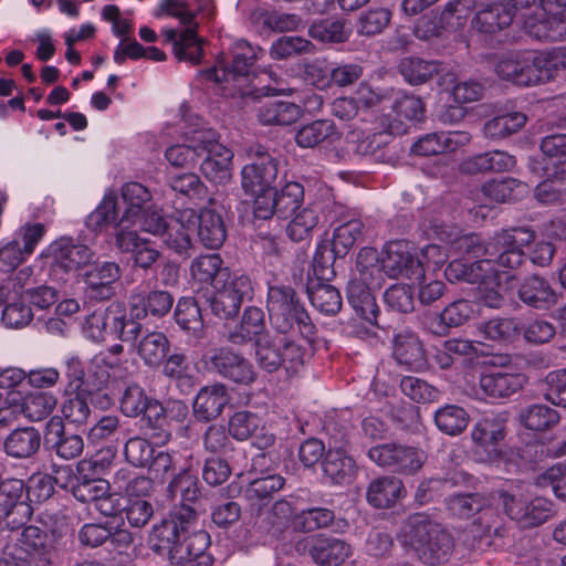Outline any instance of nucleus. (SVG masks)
Wrapping results in <instances>:
<instances>
[{
  "mask_svg": "<svg viewBox=\"0 0 566 566\" xmlns=\"http://www.w3.org/2000/svg\"><path fill=\"white\" fill-rule=\"evenodd\" d=\"M535 240V232L530 228L516 227L494 233L484 245L476 235H468L459 240V249L472 254L479 260L468 262L453 260L446 269V277L450 282L478 283L480 279L490 275L493 266L503 270H514L525 260L524 247Z\"/></svg>",
  "mask_w": 566,
  "mask_h": 566,
  "instance_id": "1",
  "label": "nucleus"
},
{
  "mask_svg": "<svg viewBox=\"0 0 566 566\" xmlns=\"http://www.w3.org/2000/svg\"><path fill=\"white\" fill-rule=\"evenodd\" d=\"M200 1L198 8L191 10L185 0H161L154 12L156 18L167 15L179 21L180 30L166 28L161 34L165 42L171 44L176 59L192 65L200 64L203 57L205 40L198 35L199 22L196 19L205 10L207 0Z\"/></svg>",
  "mask_w": 566,
  "mask_h": 566,
  "instance_id": "2",
  "label": "nucleus"
},
{
  "mask_svg": "<svg viewBox=\"0 0 566 566\" xmlns=\"http://www.w3.org/2000/svg\"><path fill=\"white\" fill-rule=\"evenodd\" d=\"M399 541L407 552L428 565L448 560L454 547L451 534L440 523L422 514L406 520Z\"/></svg>",
  "mask_w": 566,
  "mask_h": 566,
  "instance_id": "3",
  "label": "nucleus"
},
{
  "mask_svg": "<svg viewBox=\"0 0 566 566\" xmlns=\"http://www.w3.org/2000/svg\"><path fill=\"white\" fill-rule=\"evenodd\" d=\"M122 201L114 193L104 196L101 203L88 216L87 226L93 231H99L108 223L117 222L136 223L147 208L145 206L150 201L149 190L139 182H127L122 187Z\"/></svg>",
  "mask_w": 566,
  "mask_h": 566,
  "instance_id": "4",
  "label": "nucleus"
},
{
  "mask_svg": "<svg viewBox=\"0 0 566 566\" xmlns=\"http://www.w3.org/2000/svg\"><path fill=\"white\" fill-rule=\"evenodd\" d=\"M0 566H56L51 536L33 525L12 532L3 547Z\"/></svg>",
  "mask_w": 566,
  "mask_h": 566,
  "instance_id": "5",
  "label": "nucleus"
},
{
  "mask_svg": "<svg viewBox=\"0 0 566 566\" xmlns=\"http://www.w3.org/2000/svg\"><path fill=\"white\" fill-rule=\"evenodd\" d=\"M448 511L459 518H469L476 513L480 516L472 524L471 533L480 543L491 545V538L502 537L505 528L500 515L491 507L486 496L480 493L454 494L446 500Z\"/></svg>",
  "mask_w": 566,
  "mask_h": 566,
  "instance_id": "6",
  "label": "nucleus"
},
{
  "mask_svg": "<svg viewBox=\"0 0 566 566\" xmlns=\"http://www.w3.org/2000/svg\"><path fill=\"white\" fill-rule=\"evenodd\" d=\"M195 522L196 512L190 505H180L175 509L169 518L153 526L149 534L151 549L157 553H166L172 563L181 562L184 554L180 543Z\"/></svg>",
  "mask_w": 566,
  "mask_h": 566,
  "instance_id": "7",
  "label": "nucleus"
},
{
  "mask_svg": "<svg viewBox=\"0 0 566 566\" xmlns=\"http://www.w3.org/2000/svg\"><path fill=\"white\" fill-rule=\"evenodd\" d=\"M499 499L505 514L523 528L537 527L554 516V504L546 497H525L518 485L499 491Z\"/></svg>",
  "mask_w": 566,
  "mask_h": 566,
  "instance_id": "8",
  "label": "nucleus"
},
{
  "mask_svg": "<svg viewBox=\"0 0 566 566\" xmlns=\"http://www.w3.org/2000/svg\"><path fill=\"white\" fill-rule=\"evenodd\" d=\"M504 81L531 86L548 78V55L545 52H513L503 55L495 66Z\"/></svg>",
  "mask_w": 566,
  "mask_h": 566,
  "instance_id": "9",
  "label": "nucleus"
},
{
  "mask_svg": "<svg viewBox=\"0 0 566 566\" xmlns=\"http://www.w3.org/2000/svg\"><path fill=\"white\" fill-rule=\"evenodd\" d=\"M530 36L541 41L566 39V0H541V8L523 22Z\"/></svg>",
  "mask_w": 566,
  "mask_h": 566,
  "instance_id": "10",
  "label": "nucleus"
},
{
  "mask_svg": "<svg viewBox=\"0 0 566 566\" xmlns=\"http://www.w3.org/2000/svg\"><path fill=\"white\" fill-rule=\"evenodd\" d=\"M192 140L203 145L202 155L207 154L200 166L203 176L216 184L227 182L231 178L232 150L218 142L212 129L201 128Z\"/></svg>",
  "mask_w": 566,
  "mask_h": 566,
  "instance_id": "11",
  "label": "nucleus"
},
{
  "mask_svg": "<svg viewBox=\"0 0 566 566\" xmlns=\"http://www.w3.org/2000/svg\"><path fill=\"white\" fill-rule=\"evenodd\" d=\"M475 0H457L448 3L441 14H424L413 28L415 35L420 40H430L441 34L443 29H458L464 25L468 13L475 8Z\"/></svg>",
  "mask_w": 566,
  "mask_h": 566,
  "instance_id": "12",
  "label": "nucleus"
},
{
  "mask_svg": "<svg viewBox=\"0 0 566 566\" xmlns=\"http://www.w3.org/2000/svg\"><path fill=\"white\" fill-rule=\"evenodd\" d=\"M368 457L377 465L403 474L415 473L426 460L423 451L396 442L370 448Z\"/></svg>",
  "mask_w": 566,
  "mask_h": 566,
  "instance_id": "13",
  "label": "nucleus"
},
{
  "mask_svg": "<svg viewBox=\"0 0 566 566\" xmlns=\"http://www.w3.org/2000/svg\"><path fill=\"white\" fill-rule=\"evenodd\" d=\"M295 551L308 554L321 566H339L350 555L352 547L345 541L325 534L305 536L295 543Z\"/></svg>",
  "mask_w": 566,
  "mask_h": 566,
  "instance_id": "14",
  "label": "nucleus"
},
{
  "mask_svg": "<svg viewBox=\"0 0 566 566\" xmlns=\"http://www.w3.org/2000/svg\"><path fill=\"white\" fill-rule=\"evenodd\" d=\"M382 271L392 279L406 276L423 279V261L416 258L412 247L406 241H390L385 244L380 258Z\"/></svg>",
  "mask_w": 566,
  "mask_h": 566,
  "instance_id": "15",
  "label": "nucleus"
},
{
  "mask_svg": "<svg viewBox=\"0 0 566 566\" xmlns=\"http://www.w3.org/2000/svg\"><path fill=\"white\" fill-rule=\"evenodd\" d=\"M206 365L210 370L239 385H250L256 379L253 365L242 354L229 347L212 349L206 356Z\"/></svg>",
  "mask_w": 566,
  "mask_h": 566,
  "instance_id": "16",
  "label": "nucleus"
},
{
  "mask_svg": "<svg viewBox=\"0 0 566 566\" xmlns=\"http://www.w3.org/2000/svg\"><path fill=\"white\" fill-rule=\"evenodd\" d=\"M45 255L51 259L53 268L70 273L86 266L93 260L94 252L73 238L62 237L48 247Z\"/></svg>",
  "mask_w": 566,
  "mask_h": 566,
  "instance_id": "17",
  "label": "nucleus"
},
{
  "mask_svg": "<svg viewBox=\"0 0 566 566\" xmlns=\"http://www.w3.org/2000/svg\"><path fill=\"white\" fill-rule=\"evenodd\" d=\"M277 163L273 156L262 147L255 150V158L241 170V185L247 193L270 191L277 177Z\"/></svg>",
  "mask_w": 566,
  "mask_h": 566,
  "instance_id": "18",
  "label": "nucleus"
},
{
  "mask_svg": "<svg viewBox=\"0 0 566 566\" xmlns=\"http://www.w3.org/2000/svg\"><path fill=\"white\" fill-rule=\"evenodd\" d=\"M474 453L481 461H493L501 454L500 442L505 437L503 422L495 417L480 419L471 431Z\"/></svg>",
  "mask_w": 566,
  "mask_h": 566,
  "instance_id": "19",
  "label": "nucleus"
},
{
  "mask_svg": "<svg viewBox=\"0 0 566 566\" xmlns=\"http://www.w3.org/2000/svg\"><path fill=\"white\" fill-rule=\"evenodd\" d=\"M44 443L55 454L64 460L80 457L84 449V441L80 434L67 433L61 417H52L45 427Z\"/></svg>",
  "mask_w": 566,
  "mask_h": 566,
  "instance_id": "20",
  "label": "nucleus"
},
{
  "mask_svg": "<svg viewBox=\"0 0 566 566\" xmlns=\"http://www.w3.org/2000/svg\"><path fill=\"white\" fill-rule=\"evenodd\" d=\"M392 357L409 370L419 371L426 367V349L419 336L410 331L397 332L392 338Z\"/></svg>",
  "mask_w": 566,
  "mask_h": 566,
  "instance_id": "21",
  "label": "nucleus"
},
{
  "mask_svg": "<svg viewBox=\"0 0 566 566\" xmlns=\"http://www.w3.org/2000/svg\"><path fill=\"white\" fill-rule=\"evenodd\" d=\"M128 360L124 363L112 355H95L87 367L86 387L90 390H103L107 388L111 378H125L132 375Z\"/></svg>",
  "mask_w": 566,
  "mask_h": 566,
  "instance_id": "22",
  "label": "nucleus"
},
{
  "mask_svg": "<svg viewBox=\"0 0 566 566\" xmlns=\"http://www.w3.org/2000/svg\"><path fill=\"white\" fill-rule=\"evenodd\" d=\"M526 384L524 374L509 371L506 369H485L479 378V387L482 392L491 398H506L518 390Z\"/></svg>",
  "mask_w": 566,
  "mask_h": 566,
  "instance_id": "23",
  "label": "nucleus"
},
{
  "mask_svg": "<svg viewBox=\"0 0 566 566\" xmlns=\"http://www.w3.org/2000/svg\"><path fill=\"white\" fill-rule=\"evenodd\" d=\"M197 226V212L186 209L178 217H170V221L161 234V240L167 248L178 254H188L191 249V232Z\"/></svg>",
  "mask_w": 566,
  "mask_h": 566,
  "instance_id": "24",
  "label": "nucleus"
},
{
  "mask_svg": "<svg viewBox=\"0 0 566 566\" xmlns=\"http://www.w3.org/2000/svg\"><path fill=\"white\" fill-rule=\"evenodd\" d=\"M231 65L214 66L202 72V75L214 82H228L230 77L245 76L258 60L256 50L245 40H238L233 45Z\"/></svg>",
  "mask_w": 566,
  "mask_h": 566,
  "instance_id": "25",
  "label": "nucleus"
},
{
  "mask_svg": "<svg viewBox=\"0 0 566 566\" xmlns=\"http://www.w3.org/2000/svg\"><path fill=\"white\" fill-rule=\"evenodd\" d=\"M172 304V295L161 290L148 293L135 291L130 294L128 301L130 316L137 319H143L148 314L163 317L171 310Z\"/></svg>",
  "mask_w": 566,
  "mask_h": 566,
  "instance_id": "26",
  "label": "nucleus"
},
{
  "mask_svg": "<svg viewBox=\"0 0 566 566\" xmlns=\"http://www.w3.org/2000/svg\"><path fill=\"white\" fill-rule=\"evenodd\" d=\"M471 136L467 132L430 133L420 137L411 147V151L419 156H433L454 151L467 145Z\"/></svg>",
  "mask_w": 566,
  "mask_h": 566,
  "instance_id": "27",
  "label": "nucleus"
},
{
  "mask_svg": "<svg viewBox=\"0 0 566 566\" xmlns=\"http://www.w3.org/2000/svg\"><path fill=\"white\" fill-rule=\"evenodd\" d=\"M357 471L355 460L347 455L343 446L335 441L329 442V450L323 461L324 476L333 484H349Z\"/></svg>",
  "mask_w": 566,
  "mask_h": 566,
  "instance_id": "28",
  "label": "nucleus"
},
{
  "mask_svg": "<svg viewBox=\"0 0 566 566\" xmlns=\"http://www.w3.org/2000/svg\"><path fill=\"white\" fill-rule=\"evenodd\" d=\"M270 324L273 329L282 335L294 336L300 334L305 338H310L315 333V325L313 324L304 304L292 306L283 311L280 316H269Z\"/></svg>",
  "mask_w": 566,
  "mask_h": 566,
  "instance_id": "29",
  "label": "nucleus"
},
{
  "mask_svg": "<svg viewBox=\"0 0 566 566\" xmlns=\"http://www.w3.org/2000/svg\"><path fill=\"white\" fill-rule=\"evenodd\" d=\"M120 277L119 265L104 262L85 274L86 294L94 300H108L114 295V283Z\"/></svg>",
  "mask_w": 566,
  "mask_h": 566,
  "instance_id": "30",
  "label": "nucleus"
},
{
  "mask_svg": "<svg viewBox=\"0 0 566 566\" xmlns=\"http://www.w3.org/2000/svg\"><path fill=\"white\" fill-rule=\"evenodd\" d=\"M230 396L223 384L202 387L193 401V412L198 419L209 421L217 418L229 403Z\"/></svg>",
  "mask_w": 566,
  "mask_h": 566,
  "instance_id": "31",
  "label": "nucleus"
},
{
  "mask_svg": "<svg viewBox=\"0 0 566 566\" xmlns=\"http://www.w3.org/2000/svg\"><path fill=\"white\" fill-rule=\"evenodd\" d=\"M541 150L545 156L542 167L544 176L556 180L566 177V135H549L542 139Z\"/></svg>",
  "mask_w": 566,
  "mask_h": 566,
  "instance_id": "32",
  "label": "nucleus"
},
{
  "mask_svg": "<svg viewBox=\"0 0 566 566\" xmlns=\"http://www.w3.org/2000/svg\"><path fill=\"white\" fill-rule=\"evenodd\" d=\"M514 19V12L504 3H492L479 10L471 21L472 29L483 34H495L507 28Z\"/></svg>",
  "mask_w": 566,
  "mask_h": 566,
  "instance_id": "33",
  "label": "nucleus"
},
{
  "mask_svg": "<svg viewBox=\"0 0 566 566\" xmlns=\"http://www.w3.org/2000/svg\"><path fill=\"white\" fill-rule=\"evenodd\" d=\"M518 297L537 310H547L557 303L556 292L545 279L539 276L525 279L518 289Z\"/></svg>",
  "mask_w": 566,
  "mask_h": 566,
  "instance_id": "34",
  "label": "nucleus"
},
{
  "mask_svg": "<svg viewBox=\"0 0 566 566\" xmlns=\"http://www.w3.org/2000/svg\"><path fill=\"white\" fill-rule=\"evenodd\" d=\"M41 434L32 427L18 428L4 440L6 453L15 459H27L38 452Z\"/></svg>",
  "mask_w": 566,
  "mask_h": 566,
  "instance_id": "35",
  "label": "nucleus"
},
{
  "mask_svg": "<svg viewBox=\"0 0 566 566\" xmlns=\"http://www.w3.org/2000/svg\"><path fill=\"white\" fill-rule=\"evenodd\" d=\"M307 294L313 307L326 316H334L342 310L340 292L326 282L311 281L307 285Z\"/></svg>",
  "mask_w": 566,
  "mask_h": 566,
  "instance_id": "36",
  "label": "nucleus"
},
{
  "mask_svg": "<svg viewBox=\"0 0 566 566\" xmlns=\"http://www.w3.org/2000/svg\"><path fill=\"white\" fill-rule=\"evenodd\" d=\"M302 114L301 106L286 101L266 102L258 111V117L264 125H292L301 118Z\"/></svg>",
  "mask_w": 566,
  "mask_h": 566,
  "instance_id": "37",
  "label": "nucleus"
},
{
  "mask_svg": "<svg viewBox=\"0 0 566 566\" xmlns=\"http://www.w3.org/2000/svg\"><path fill=\"white\" fill-rule=\"evenodd\" d=\"M112 485L117 494L137 499L149 495L154 488L150 478L139 475L129 468L117 470L112 478Z\"/></svg>",
  "mask_w": 566,
  "mask_h": 566,
  "instance_id": "38",
  "label": "nucleus"
},
{
  "mask_svg": "<svg viewBox=\"0 0 566 566\" xmlns=\"http://www.w3.org/2000/svg\"><path fill=\"white\" fill-rule=\"evenodd\" d=\"M198 238L208 249H219L227 237L226 227L220 214L211 209H202L197 214Z\"/></svg>",
  "mask_w": 566,
  "mask_h": 566,
  "instance_id": "39",
  "label": "nucleus"
},
{
  "mask_svg": "<svg viewBox=\"0 0 566 566\" xmlns=\"http://www.w3.org/2000/svg\"><path fill=\"white\" fill-rule=\"evenodd\" d=\"M170 343L163 332L151 331L142 336L136 350L140 359L148 367H158L164 363Z\"/></svg>",
  "mask_w": 566,
  "mask_h": 566,
  "instance_id": "40",
  "label": "nucleus"
},
{
  "mask_svg": "<svg viewBox=\"0 0 566 566\" xmlns=\"http://www.w3.org/2000/svg\"><path fill=\"white\" fill-rule=\"evenodd\" d=\"M403 492L402 482L394 476H384L374 480L367 490V501L375 507L386 509L392 506Z\"/></svg>",
  "mask_w": 566,
  "mask_h": 566,
  "instance_id": "41",
  "label": "nucleus"
},
{
  "mask_svg": "<svg viewBox=\"0 0 566 566\" xmlns=\"http://www.w3.org/2000/svg\"><path fill=\"white\" fill-rule=\"evenodd\" d=\"M347 298L353 310L370 324L376 323L378 306L369 287L360 280H352L347 287Z\"/></svg>",
  "mask_w": 566,
  "mask_h": 566,
  "instance_id": "42",
  "label": "nucleus"
},
{
  "mask_svg": "<svg viewBox=\"0 0 566 566\" xmlns=\"http://www.w3.org/2000/svg\"><path fill=\"white\" fill-rule=\"evenodd\" d=\"M282 337L265 334L255 342L256 363L266 373H274L282 367Z\"/></svg>",
  "mask_w": 566,
  "mask_h": 566,
  "instance_id": "43",
  "label": "nucleus"
},
{
  "mask_svg": "<svg viewBox=\"0 0 566 566\" xmlns=\"http://www.w3.org/2000/svg\"><path fill=\"white\" fill-rule=\"evenodd\" d=\"M482 193L496 202L517 200L527 192V185L512 177L493 179L485 182Z\"/></svg>",
  "mask_w": 566,
  "mask_h": 566,
  "instance_id": "44",
  "label": "nucleus"
},
{
  "mask_svg": "<svg viewBox=\"0 0 566 566\" xmlns=\"http://www.w3.org/2000/svg\"><path fill=\"white\" fill-rule=\"evenodd\" d=\"M174 316L181 329L197 337H201L203 319L197 300L192 297H181L177 303Z\"/></svg>",
  "mask_w": 566,
  "mask_h": 566,
  "instance_id": "45",
  "label": "nucleus"
},
{
  "mask_svg": "<svg viewBox=\"0 0 566 566\" xmlns=\"http://www.w3.org/2000/svg\"><path fill=\"white\" fill-rule=\"evenodd\" d=\"M291 217L292 219L286 227V234L295 242L310 239L319 222V213L315 207H303L292 213Z\"/></svg>",
  "mask_w": 566,
  "mask_h": 566,
  "instance_id": "46",
  "label": "nucleus"
},
{
  "mask_svg": "<svg viewBox=\"0 0 566 566\" xmlns=\"http://www.w3.org/2000/svg\"><path fill=\"white\" fill-rule=\"evenodd\" d=\"M168 496L171 500L179 497L181 505L192 503L200 496L199 481L189 468L181 469L180 472L174 476L167 488Z\"/></svg>",
  "mask_w": 566,
  "mask_h": 566,
  "instance_id": "47",
  "label": "nucleus"
},
{
  "mask_svg": "<svg viewBox=\"0 0 566 566\" xmlns=\"http://www.w3.org/2000/svg\"><path fill=\"white\" fill-rule=\"evenodd\" d=\"M80 542L90 547L103 545L107 539L113 538L126 545L133 541L132 535L125 531L113 532L107 524L87 523L78 532Z\"/></svg>",
  "mask_w": 566,
  "mask_h": 566,
  "instance_id": "48",
  "label": "nucleus"
},
{
  "mask_svg": "<svg viewBox=\"0 0 566 566\" xmlns=\"http://www.w3.org/2000/svg\"><path fill=\"white\" fill-rule=\"evenodd\" d=\"M399 70L409 84L421 85L440 72V63L420 57H406L400 62Z\"/></svg>",
  "mask_w": 566,
  "mask_h": 566,
  "instance_id": "49",
  "label": "nucleus"
},
{
  "mask_svg": "<svg viewBox=\"0 0 566 566\" xmlns=\"http://www.w3.org/2000/svg\"><path fill=\"white\" fill-rule=\"evenodd\" d=\"M200 129H195L185 135V144H177L168 147L165 157L171 166L188 167L197 161L202 155L203 145H196L192 138Z\"/></svg>",
  "mask_w": 566,
  "mask_h": 566,
  "instance_id": "50",
  "label": "nucleus"
},
{
  "mask_svg": "<svg viewBox=\"0 0 566 566\" xmlns=\"http://www.w3.org/2000/svg\"><path fill=\"white\" fill-rule=\"evenodd\" d=\"M223 268V261L219 254H206L197 256L190 264L191 277L199 283H209L214 285L217 279L222 276V272H228Z\"/></svg>",
  "mask_w": 566,
  "mask_h": 566,
  "instance_id": "51",
  "label": "nucleus"
},
{
  "mask_svg": "<svg viewBox=\"0 0 566 566\" xmlns=\"http://www.w3.org/2000/svg\"><path fill=\"white\" fill-rule=\"evenodd\" d=\"M213 289H219L229 296L235 297L240 305L244 300L250 298L253 292L252 282L248 275L230 271L222 272V276L217 279Z\"/></svg>",
  "mask_w": 566,
  "mask_h": 566,
  "instance_id": "52",
  "label": "nucleus"
},
{
  "mask_svg": "<svg viewBox=\"0 0 566 566\" xmlns=\"http://www.w3.org/2000/svg\"><path fill=\"white\" fill-rule=\"evenodd\" d=\"M559 420L557 411L545 405H533L520 413L521 423L534 431H544L555 426Z\"/></svg>",
  "mask_w": 566,
  "mask_h": 566,
  "instance_id": "53",
  "label": "nucleus"
},
{
  "mask_svg": "<svg viewBox=\"0 0 566 566\" xmlns=\"http://www.w3.org/2000/svg\"><path fill=\"white\" fill-rule=\"evenodd\" d=\"M526 123V116L520 112L506 113L488 120L484 134L491 139H500L520 130Z\"/></svg>",
  "mask_w": 566,
  "mask_h": 566,
  "instance_id": "54",
  "label": "nucleus"
},
{
  "mask_svg": "<svg viewBox=\"0 0 566 566\" xmlns=\"http://www.w3.org/2000/svg\"><path fill=\"white\" fill-rule=\"evenodd\" d=\"M335 134V125L329 119H316L302 126L295 134L300 147L313 148Z\"/></svg>",
  "mask_w": 566,
  "mask_h": 566,
  "instance_id": "55",
  "label": "nucleus"
},
{
  "mask_svg": "<svg viewBox=\"0 0 566 566\" xmlns=\"http://www.w3.org/2000/svg\"><path fill=\"white\" fill-rule=\"evenodd\" d=\"M434 422L440 431L455 436L467 428L469 416L463 408L449 405L436 411Z\"/></svg>",
  "mask_w": 566,
  "mask_h": 566,
  "instance_id": "56",
  "label": "nucleus"
},
{
  "mask_svg": "<svg viewBox=\"0 0 566 566\" xmlns=\"http://www.w3.org/2000/svg\"><path fill=\"white\" fill-rule=\"evenodd\" d=\"M476 332L485 340L510 342L517 333V323L513 318H492L476 325Z\"/></svg>",
  "mask_w": 566,
  "mask_h": 566,
  "instance_id": "57",
  "label": "nucleus"
},
{
  "mask_svg": "<svg viewBox=\"0 0 566 566\" xmlns=\"http://www.w3.org/2000/svg\"><path fill=\"white\" fill-rule=\"evenodd\" d=\"M300 304L303 303L293 287L283 284L269 285L266 297L269 316L275 315L277 317L283 314V311Z\"/></svg>",
  "mask_w": 566,
  "mask_h": 566,
  "instance_id": "58",
  "label": "nucleus"
},
{
  "mask_svg": "<svg viewBox=\"0 0 566 566\" xmlns=\"http://www.w3.org/2000/svg\"><path fill=\"white\" fill-rule=\"evenodd\" d=\"M276 214L286 219L298 211L304 199V188L301 184L287 182L279 192L274 191Z\"/></svg>",
  "mask_w": 566,
  "mask_h": 566,
  "instance_id": "59",
  "label": "nucleus"
},
{
  "mask_svg": "<svg viewBox=\"0 0 566 566\" xmlns=\"http://www.w3.org/2000/svg\"><path fill=\"white\" fill-rule=\"evenodd\" d=\"M335 518L332 510L325 507H312L303 510L293 518V526L301 532H314L329 526Z\"/></svg>",
  "mask_w": 566,
  "mask_h": 566,
  "instance_id": "60",
  "label": "nucleus"
},
{
  "mask_svg": "<svg viewBox=\"0 0 566 566\" xmlns=\"http://www.w3.org/2000/svg\"><path fill=\"white\" fill-rule=\"evenodd\" d=\"M500 269L503 268L493 266L492 273L478 282L476 298L479 303L491 308H500L504 304V296L500 291Z\"/></svg>",
  "mask_w": 566,
  "mask_h": 566,
  "instance_id": "61",
  "label": "nucleus"
},
{
  "mask_svg": "<svg viewBox=\"0 0 566 566\" xmlns=\"http://www.w3.org/2000/svg\"><path fill=\"white\" fill-rule=\"evenodd\" d=\"M56 398L49 392H36L27 396L21 405L22 413L31 421L46 418L56 406Z\"/></svg>",
  "mask_w": 566,
  "mask_h": 566,
  "instance_id": "62",
  "label": "nucleus"
},
{
  "mask_svg": "<svg viewBox=\"0 0 566 566\" xmlns=\"http://www.w3.org/2000/svg\"><path fill=\"white\" fill-rule=\"evenodd\" d=\"M24 483L19 479H6L0 478V511L8 517L13 510L22 509L28 512L29 506L19 503L22 497Z\"/></svg>",
  "mask_w": 566,
  "mask_h": 566,
  "instance_id": "63",
  "label": "nucleus"
},
{
  "mask_svg": "<svg viewBox=\"0 0 566 566\" xmlns=\"http://www.w3.org/2000/svg\"><path fill=\"white\" fill-rule=\"evenodd\" d=\"M364 223L359 219H352L338 226L333 235V251L335 254H346L347 251L363 237Z\"/></svg>",
  "mask_w": 566,
  "mask_h": 566,
  "instance_id": "64",
  "label": "nucleus"
}]
</instances>
